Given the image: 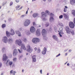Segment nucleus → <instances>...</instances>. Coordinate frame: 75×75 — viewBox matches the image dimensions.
<instances>
[{
	"label": "nucleus",
	"instance_id": "nucleus-1",
	"mask_svg": "<svg viewBox=\"0 0 75 75\" xmlns=\"http://www.w3.org/2000/svg\"><path fill=\"white\" fill-rule=\"evenodd\" d=\"M30 23L31 21L30 20L26 19L25 20V22L24 23V26H25V27H27V26H28L30 24Z\"/></svg>",
	"mask_w": 75,
	"mask_h": 75
},
{
	"label": "nucleus",
	"instance_id": "nucleus-2",
	"mask_svg": "<svg viewBox=\"0 0 75 75\" xmlns=\"http://www.w3.org/2000/svg\"><path fill=\"white\" fill-rule=\"evenodd\" d=\"M15 43L16 45L21 46V45L22 44V41L20 39H17L15 40Z\"/></svg>",
	"mask_w": 75,
	"mask_h": 75
},
{
	"label": "nucleus",
	"instance_id": "nucleus-3",
	"mask_svg": "<svg viewBox=\"0 0 75 75\" xmlns=\"http://www.w3.org/2000/svg\"><path fill=\"white\" fill-rule=\"evenodd\" d=\"M26 48H27V50H26L27 52H29V53H31V52L33 51V49L32 48H31L30 45H28L26 46Z\"/></svg>",
	"mask_w": 75,
	"mask_h": 75
},
{
	"label": "nucleus",
	"instance_id": "nucleus-4",
	"mask_svg": "<svg viewBox=\"0 0 75 75\" xmlns=\"http://www.w3.org/2000/svg\"><path fill=\"white\" fill-rule=\"evenodd\" d=\"M50 18L49 21L50 23H54V19L53 17V16H54V14L51 13L50 14Z\"/></svg>",
	"mask_w": 75,
	"mask_h": 75
},
{
	"label": "nucleus",
	"instance_id": "nucleus-5",
	"mask_svg": "<svg viewBox=\"0 0 75 75\" xmlns=\"http://www.w3.org/2000/svg\"><path fill=\"white\" fill-rule=\"evenodd\" d=\"M41 16L42 18H42L43 21H46L47 20V19L45 18V17H46V16H47V14L45 12H42L41 13Z\"/></svg>",
	"mask_w": 75,
	"mask_h": 75
},
{
	"label": "nucleus",
	"instance_id": "nucleus-6",
	"mask_svg": "<svg viewBox=\"0 0 75 75\" xmlns=\"http://www.w3.org/2000/svg\"><path fill=\"white\" fill-rule=\"evenodd\" d=\"M32 41L34 44H37L40 41V39L37 38H34L33 39Z\"/></svg>",
	"mask_w": 75,
	"mask_h": 75
},
{
	"label": "nucleus",
	"instance_id": "nucleus-7",
	"mask_svg": "<svg viewBox=\"0 0 75 75\" xmlns=\"http://www.w3.org/2000/svg\"><path fill=\"white\" fill-rule=\"evenodd\" d=\"M12 64H13V62H10V60H8L7 61L6 63V66H8L9 65L10 67H12Z\"/></svg>",
	"mask_w": 75,
	"mask_h": 75
},
{
	"label": "nucleus",
	"instance_id": "nucleus-8",
	"mask_svg": "<svg viewBox=\"0 0 75 75\" xmlns=\"http://www.w3.org/2000/svg\"><path fill=\"white\" fill-rule=\"evenodd\" d=\"M62 29L63 28L62 27L60 28H59V30H60V31L59 32V37H62V35H63L64 33L62 32Z\"/></svg>",
	"mask_w": 75,
	"mask_h": 75
},
{
	"label": "nucleus",
	"instance_id": "nucleus-9",
	"mask_svg": "<svg viewBox=\"0 0 75 75\" xmlns=\"http://www.w3.org/2000/svg\"><path fill=\"white\" fill-rule=\"evenodd\" d=\"M2 41L4 43H7L8 38L7 36H4L2 39Z\"/></svg>",
	"mask_w": 75,
	"mask_h": 75
},
{
	"label": "nucleus",
	"instance_id": "nucleus-10",
	"mask_svg": "<svg viewBox=\"0 0 75 75\" xmlns=\"http://www.w3.org/2000/svg\"><path fill=\"white\" fill-rule=\"evenodd\" d=\"M72 29H70L69 27L67 26L66 28V31L68 34H71V32Z\"/></svg>",
	"mask_w": 75,
	"mask_h": 75
},
{
	"label": "nucleus",
	"instance_id": "nucleus-11",
	"mask_svg": "<svg viewBox=\"0 0 75 75\" xmlns=\"http://www.w3.org/2000/svg\"><path fill=\"white\" fill-rule=\"evenodd\" d=\"M69 26L71 28H74L75 27V24L72 22H70L69 23Z\"/></svg>",
	"mask_w": 75,
	"mask_h": 75
},
{
	"label": "nucleus",
	"instance_id": "nucleus-12",
	"mask_svg": "<svg viewBox=\"0 0 75 75\" xmlns=\"http://www.w3.org/2000/svg\"><path fill=\"white\" fill-rule=\"evenodd\" d=\"M30 31L32 33H34L35 31V28L33 26H31L30 28Z\"/></svg>",
	"mask_w": 75,
	"mask_h": 75
},
{
	"label": "nucleus",
	"instance_id": "nucleus-13",
	"mask_svg": "<svg viewBox=\"0 0 75 75\" xmlns=\"http://www.w3.org/2000/svg\"><path fill=\"white\" fill-rule=\"evenodd\" d=\"M7 56H6V54H4L3 55V60L4 61H6L7 59Z\"/></svg>",
	"mask_w": 75,
	"mask_h": 75
},
{
	"label": "nucleus",
	"instance_id": "nucleus-14",
	"mask_svg": "<svg viewBox=\"0 0 75 75\" xmlns=\"http://www.w3.org/2000/svg\"><path fill=\"white\" fill-rule=\"evenodd\" d=\"M17 49H15L14 50H13V55L14 57H16L17 55Z\"/></svg>",
	"mask_w": 75,
	"mask_h": 75
},
{
	"label": "nucleus",
	"instance_id": "nucleus-15",
	"mask_svg": "<svg viewBox=\"0 0 75 75\" xmlns=\"http://www.w3.org/2000/svg\"><path fill=\"white\" fill-rule=\"evenodd\" d=\"M46 52H47V49L45 47H44L42 52V54L45 55L46 54Z\"/></svg>",
	"mask_w": 75,
	"mask_h": 75
},
{
	"label": "nucleus",
	"instance_id": "nucleus-16",
	"mask_svg": "<svg viewBox=\"0 0 75 75\" xmlns=\"http://www.w3.org/2000/svg\"><path fill=\"white\" fill-rule=\"evenodd\" d=\"M52 38L55 41H58V38L56 35H54L52 36Z\"/></svg>",
	"mask_w": 75,
	"mask_h": 75
},
{
	"label": "nucleus",
	"instance_id": "nucleus-17",
	"mask_svg": "<svg viewBox=\"0 0 75 75\" xmlns=\"http://www.w3.org/2000/svg\"><path fill=\"white\" fill-rule=\"evenodd\" d=\"M32 62H36V56L34 55L32 57Z\"/></svg>",
	"mask_w": 75,
	"mask_h": 75
},
{
	"label": "nucleus",
	"instance_id": "nucleus-18",
	"mask_svg": "<svg viewBox=\"0 0 75 75\" xmlns=\"http://www.w3.org/2000/svg\"><path fill=\"white\" fill-rule=\"evenodd\" d=\"M36 34L38 36H40V35H41V32H40V30L39 29H38L37 30L36 32Z\"/></svg>",
	"mask_w": 75,
	"mask_h": 75
},
{
	"label": "nucleus",
	"instance_id": "nucleus-19",
	"mask_svg": "<svg viewBox=\"0 0 75 75\" xmlns=\"http://www.w3.org/2000/svg\"><path fill=\"white\" fill-rule=\"evenodd\" d=\"M21 49H23L24 50H26V48L25 46V45L24 44H21Z\"/></svg>",
	"mask_w": 75,
	"mask_h": 75
},
{
	"label": "nucleus",
	"instance_id": "nucleus-20",
	"mask_svg": "<svg viewBox=\"0 0 75 75\" xmlns=\"http://www.w3.org/2000/svg\"><path fill=\"white\" fill-rule=\"evenodd\" d=\"M8 42L9 44H11L13 42V39L12 38H9L8 39Z\"/></svg>",
	"mask_w": 75,
	"mask_h": 75
},
{
	"label": "nucleus",
	"instance_id": "nucleus-21",
	"mask_svg": "<svg viewBox=\"0 0 75 75\" xmlns=\"http://www.w3.org/2000/svg\"><path fill=\"white\" fill-rule=\"evenodd\" d=\"M10 33L11 35H13L15 34L14 30H13V29H11Z\"/></svg>",
	"mask_w": 75,
	"mask_h": 75
},
{
	"label": "nucleus",
	"instance_id": "nucleus-22",
	"mask_svg": "<svg viewBox=\"0 0 75 75\" xmlns=\"http://www.w3.org/2000/svg\"><path fill=\"white\" fill-rule=\"evenodd\" d=\"M46 32L47 31H46V30H45V29H43L42 31V35H45Z\"/></svg>",
	"mask_w": 75,
	"mask_h": 75
},
{
	"label": "nucleus",
	"instance_id": "nucleus-23",
	"mask_svg": "<svg viewBox=\"0 0 75 75\" xmlns=\"http://www.w3.org/2000/svg\"><path fill=\"white\" fill-rule=\"evenodd\" d=\"M64 17L65 19H68L69 18V16H68V14L66 13L63 14Z\"/></svg>",
	"mask_w": 75,
	"mask_h": 75
},
{
	"label": "nucleus",
	"instance_id": "nucleus-24",
	"mask_svg": "<svg viewBox=\"0 0 75 75\" xmlns=\"http://www.w3.org/2000/svg\"><path fill=\"white\" fill-rule=\"evenodd\" d=\"M15 33L16 34L18 35V37H21V33H20L19 31L16 30L15 31Z\"/></svg>",
	"mask_w": 75,
	"mask_h": 75
},
{
	"label": "nucleus",
	"instance_id": "nucleus-25",
	"mask_svg": "<svg viewBox=\"0 0 75 75\" xmlns=\"http://www.w3.org/2000/svg\"><path fill=\"white\" fill-rule=\"evenodd\" d=\"M10 73L11 75L12 74L13 75H15L16 73V72L15 71H14L13 70H12L10 71Z\"/></svg>",
	"mask_w": 75,
	"mask_h": 75
},
{
	"label": "nucleus",
	"instance_id": "nucleus-26",
	"mask_svg": "<svg viewBox=\"0 0 75 75\" xmlns=\"http://www.w3.org/2000/svg\"><path fill=\"white\" fill-rule=\"evenodd\" d=\"M6 34L8 37H10V35H11V34H10V33H9V32H8V31H6Z\"/></svg>",
	"mask_w": 75,
	"mask_h": 75
},
{
	"label": "nucleus",
	"instance_id": "nucleus-27",
	"mask_svg": "<svg viewBox=\"0 0 75 75\" xmlns=\"http://www.w3.org/2000/svg\"><path fill=\"white\" fill-rule=\"evenodd\" d=\"M58 24L61 27H64V24L60 22H58Z\"/></svg>",
	"mask_w": 75,
	"mask_h": 75
},
{
	"label": "nucleus",
	"instance_id": "nucleus-28",
	"mask_svg": "<svg viewBox=\"0 0 75 75\" xmlns=\"http://www.w3.org/2000/svg\"><path fill=\"white\" fill-rule=\"evenodd\" d=\"M2 52L4 54L6 52V48L4 47H3L2 49Z\"/></svg>",
	"mask_w": 75,
	"mask_h": 75
},
{
	"label": "nucleus",
	"instance_id": "nucleus-29",
	"mask_svg": "<svg viewBox=\"0 0 75 75\" xmlns=\"http://www.w3.org/2000/svg\"><path fill=\"white\" fill-rule=\"evenodd\" d=\"M70 3L72 5L75 3V0H70Z\"/></svg>",
	"mask_w": 75,
	"mask_h": 75
},
{
	"label": "nucleus",
	"instance_id": "nucleus-30",
	"mask_svg": "<svg viewBox=\"0 0 75 75\" xmlns=\"http://www.w3.org/2000/svg\"><path fill=\"white\" fill-rule=\"evenodd\" d=\"M33 17H37V16H38V13H34L33 14Z\"/></svg>",
	"mask_w": 75,
	"mask_h": 75
},
{
	"label": "nucleus",
	"instance_id": "nucleus-31",
	"mask_svg": "<svg viewBox=\"0 0 75 75\" xmlns=\"http://www.w3.org/2000/svg\"><path fill=\"white\" fill-rule=\"evenodd\" d=\"M70 33L73 35H74V34H75V33L74 32V31L72 29H71V32H70Z\"/></svg>",
	"mask_w": 75,
	"mask_h": 75
},
{
	"label": "nucleus",
	"instance_id": "nucleus-32",
	"mask_svg": "<svg viewBox=\"0 0 75 75\" xmlns=\"http://www.w3.org/2000/svg\"><path fill=\"white\" fill-rule=\"evenodd\" d=\"M25 33L26 35H29L30 34V32L28 30H27L25 32Z\"/></svg>",
	"mask_w": 75,
	"mask_h": 75
},
{
	"label": "nucleus",
	"instance_id": "nucleus-33",
	"mask_svg": "<svg viewBox=\"0 0 75 75\" xmlns=\"http://www.w3.org/2000/svg\"><path fill=\"white\" fill-rule=\"evenodd\" d=\"M24 29L22 28H19V30L20 31H24Z\"/></svg>",
	"mask_w": 75,
	"mask_h": 75
},
{
	"label": "nucleus",
	"instance_id": "nucleus-34",
	"mask_svg": "<svg viewBox=\"0 0 75 75\" xmlns=\"http://www.w3.org/2000/svg\"><path fill=\"white\" fill-rule=\"evenodd\" d=\"M72 14L74 16H75V10H73L71 11Z\"/></svg>",
	"mask_w": 75,
	"mask_h": 75
},
{
	"label": "nucleus",
	"instance_id": "nucleus-35",
	"mask_svg": "<svg viewBox=\"0 0 75 75\" xmlns=\"http://www.w3.org/2000/svg\"><path fill=\"white\" fill-rule=\"evenodd\" d=\"M6 27V25L5 24H3L2 25V28H4Z\"/></svg>",
	"mask_w": 75,
	"mask_h": 75
},
{
	"label": "nucleus",
	"instance_id": "nucleus-36",
	"mask_svg": "<svg viewBox=\"0 0 75 75\" xmlns=\"http://www.w3.org/2000/svg\"><path fill=\"white\" fill-rule=\"evenodd\" d=\"M50 25V23L49 22H46L45 25L46 27H48Z\"/></svg>",
	"mask_w": 75,
	"mask_h": 75
},
{
	"label": "nucleus",
	"instance_id": "nucleus-37",
	"mask_svg": "<svg viewBox=\"0 0 75 75\" xmlns=\"http://www.w3.org/2000/svg\"><path fill=\"white\" fill-rule=\"evenodd\" d=\"M52 31V28L51 27H49V32H50V33H51Z\"/></svg>",
	"mask_w": 75,
	"mask_h": 75
},
{
	"label": "nucleus",
	"instance_id": "nucleus-38",
	"mask_svg": "<svg viewBox=\"0 0 75 75\" xmlns=\"http://www.w3.org/2000/svg\"><path fill=\"white\" fill-rule=\"evenodd\" d=\"M45 13H46V14H51L50 12L48 10H46L45 11Z\"/></svg>",
	"mask_w": 75,
	"mask_h": 75
},
{
	"label": "nucleus",
	"instance_id": "nucleus-39",
	"mask_svg": "<svg viewBox=\"0 0 75 75\" xmlns=\"http://www.w3.org/2000/svg\"><path fill=\"white\" fill-rule=\"evenodd\" d=\"M26 16V15L25 14L21 16V18H24V17H25V16Z\"/></svg>",
	"mask_w": 75,
	"mask_h": 75
},
{
	"label": "nucleus",
	"instance_id": "nucleus-40",
	"mask_svg": "<svg viewBox=\"0 0 75 75\" xmlns=\"http://www.w3.org/2000/svg\"><path fill=\"white\" fill-rule=\"evenodd\" d=\"M40 52H41V50H40V48H38L37 50L38 53H40Z\"/></svg>",
	"mask_w": 75,
	"mask_h": 75
},
{
	"label": "nucleus",
	"instance_id": "nucleus-41",
	"mask_svg": "<svg viewBox=\"0 0 75 75\" xmlns=\"http://www.w3.org/2000/svg\"><path fill=\"white\" fill-rule=\"evenodd\" d=\"M23 40L24 42H27V39L25 38H23Z\"/></svg>",
	"mask_w": 75,
	"mask_h": 75
},
{
	"label": "nucleus",
	"instance_id": "nucleus-42",
	"mask_svg": "<svg viewBox=\"0 0 75 75\" xmlns=\"http://www.w3.org/2000/svg\"><path fill=\"white\" fill-rule=\"evenodd\" d=\"M63 18V15H61L59 16V18L60 19H61V18Z\"/></svg>",
	"mask_w": 75,
	"mask_h": 75
},
{
	"label": "nucleus",
	"instance_id": "nucleus-43",
	"mask_svg": "<svg viewBox=\"0 0 75 75\" xmlns=\"http://www.w3.org/2000/svg\"><path fill=\"white\" fill-rule=\"evenodd\" d=\"M20 6L19 5H18L16 7V9H18V8H20Z\"/></svg>",
	"mask_w": 75,
	"mask_h": 75
},
{
	"label": "nucleus",
	"instance_id": "nucleus-44",
	"mask_svg": "<svg viewBox=\"0 0 75 75\" xmlns=\"http://www.w3.org/2000/svg\"><path fill=\"white\" fill-rule=\"evenodd\" d=\"M7 3V2H4L3 4H2V6H4Z\"/></svg>",
	"mask_w": 75,
	"mask_h": 75
},
{
	"label": "nucleus",
	"instance_id": "nucleus-45",
	"mask_svg": "<svg viewBox=\"0 0 75 75\" xmlns=\"http://www.w3.org/2000/svg\"><path fill=\"white\" fill-rule=\"evenodd\" d=\"M16 59H17V58L16 57H15V58H14L13 59V60L14 61H16Z\"/></svg>",
	"mask_w": 75,
	"mask_h": 75
},
{
	"label": "nucleus",
	"instance_id": "nucleus-46",
	"mask_svg": "<svg viewBox=\"0 0 75 75\" xmlns=\"http://www.w3.org/2000/svg\"><path fill=\"white\" fill-rule=\"evenodd\" d=\"M18 51L19 52V53H21V52H22V51L20 50V49H18Z\"/></svg>",
	"mask_w": 75,
	"mask_h": 75
},
{
	"label": "nucleus",
	"instance_id": "nucleus-47",
	"mask_svg": "<svg viewBox=\"0 0 75 75\" xmlns=\"http://www.w3.org/2000/svg\"><path fill=\"white\" fill-rule=\"evenodd\" d=\"M33 25H34V26H35V25H36V24H35V22H33Z\"/></svg>",
	"mask_w": 75,
	"mask_h": 75
},
{
	"label": "nucleus",
	"instance_id": "nucleus-48",
	"mask_svg": "<svg viewBox=\"0 0 75 75\" xmlns=\"http://www.w3.org/2000/svg\"><path fill=\"white\" fill-rule=\"evenodd\" d=\"M13 2H11L10 3V6H12V5H13Z\"/></svg>",
	"mask_w": 75,
	"mask_h": 75
},
{
	"label": "nucleus",
	"instance_id": "nucleus-49",
	"mask_svg": "<svg viewBox=\"0 0 75 75\" xmlns=\"http://www.w3.org/2000/svg\"><path fill=\"white\" fill-rule=\"evenodd\" d=\"M64 12H67V9H66L65 8H64Z\"/></svg>",
	"mask_w": 75,
	"mask_h": 75
},
{
	"label": "nucleus",
	"instance_id": "nucleus-50",
	"mask_svg": "<svg viewBox=\"0 0 75 75\" xmlns=\"http://www.w3.org/2000/svg\"><path fill=\"white\" fill-rule=\"evenodd\" d=\"M60 55L61 54L60 53L58 55H57L56 56V57H59V56H60Z\"/></svg>",
	"mask_w": 75,
	"mask_h": 75
},
{
	"label": "nucleus",
	"instance_id": "nucleus-51",
	"mask_svg": "<svg viewBox=\"0 0 75 75\" xmlns=\"http://www.w3.org/2000/svg\"><path fill=\"white\" fill-rule=\"evenodd\" d=\"M42 69L40 71V74H42Z\"/></svg>",
	"mask_w": 75,
	"mask_h": 75
},
{
	"label": "nucleus",
	"instance_id": "nucleus-52",
	"mask_svg": "<svg viewBox=\"0 0 75 75\" xmlns=\"http://www.w3.org/2000/svg\"><path fill=\"white\" fill-rule=\"evenodd\" d=\"M20 1L19 0H16V3H18Z\"/></svg>",
	"mask_w": 75,
	"mask_h": 75
},
{
	"label": "nucleus",
	"instance_id": "nucleus-53",
	"mask_svg": "<svg viewBox=\"0 0 75 75\" xmlns=\"http://www.w3.org/2000/svg\"><path fill=\"white\" fill-rule=\"evenodd\" d=\"M54 29L55 31L56 32V31H57V28L55 27Z\"/></svg>",
	"mask_w": 75,
	"mask_h": 75
},
{
	"label": "nucleus",
	"instance_id": "nucleus-54",
	"mask_svg": "<svg viewBox=\"0 0 75 75\" xmlns=\"http://www.w3.org/2000/svg\"><path fill=\"white\" fill-rule=\"evenodd\" d=\"M23 6H21V7L20 8H19L18 9V10H21V9H22V8H23Z\"/></svg>",
	"mask_w": 75,
	"mask_h": 75
},
{
	"label": "nucleus",
	"instance_id": "nucleus-55",
	"mask_svg": "<svg viewBox=\"0 0 75 75\" xmlns=\"http://www.w3.org/2000/svg\"><path fill=\"white\" fill-rule=\"evenodd\" d=\"M44 40H47V38L44 37Z\"/></svg>",
	"mask_w": 75,
	"mask_h": 75
},
{
	"label": "nucleus",
	"instance_id": "nucleus-56",
	"mask_svg": "<svg viewBox=\"0 0 75 75\" xmlns=\"http://www.w3.org/2000/svg\"><path fill=\"white\" fill-rule=\"evenodd\" d=\"M34 49L35 50V51H37V48L35 47L34 48Z\"/></svg>",
	"mask_w": 75,
	"mask_h": 75
},
{
	"label": "nucleus",
	"instance_id": "nucleus-57",
	"mask_svg": "<svg viewBox=\"0 0 75 75\" xmlns=\"http://www.w3.org/2000/svg\"><path fill=\"white\" fill-rule=\"evenodd\" d=\"M52 0H48V2H51V1Z\"/></svg>",
	"mask_w": 75,
	"mask_h": 75
},
{
	"label": "nucleus",
	"instance_id": "nucleus-58",
	"mask_svg": "<svg viewBox=\"0 0 75 75\" xmlns=\"http://www.w3.org/2000/svg\"><path fill=\"white\" fill-rule=\"evenodd\" d=\"M24 72V69H23L22 70V72Z\"/></svg>",
	"mask_w": 75,
	"mask_h": 75
},
{
	"label": "nucleus",
	"instance_id": "nucleus-59",
	"mask_svg": "<svg viewBox=\"0 0 75 75\" xmlns=\"http://www.w3.org/2000/svg\"><path fill=\"white\" fill-rule=\"evenodd\" d=\"M68 49H67L66 50H64V52H67V51H68Z\"/></svg>",
	"mask_w": 75,
	"mask_h": 75
},
{
	"label": "nucleus",
	"instance_id": "nucleus-60",
	"mask_svg": "<svg viewBox=\"0 0 75 75\" xmlns=\"http://www.w3.org/2000/svg\"><path fill=\"white\" fill-rule=\"evenodd\" d=\"M26 14H28V10H27L26 12Z\"/></svg>",
	"mask_w": 75,
	"mask_h": 75
},
{
	"label": "nucleus",
	"instance_id": "nucleus-61",
	"mask_svg": "<svg viewBox=\"0 0 75 75\" xmlns=\"http://www.w3.org/2000/svg\"><path fill=\"white\" fill-rule=\"evenodd\" d=\"M9 21H11V18H10L8 19Z\"/></svg>",
	"mask_w": 75,
	"mask_h": 75
},
{
	"label": "nucleus",
	"instance_id": "nucleus-62",
	"mask_svg": "<svg viewBox=\"0 0 75 75\" xmlns=\"http://www.w3.org/2000/svg\"><path fill=\"white\" fill-rule=\"evenodd\" d=\"M65 8H68V7L67 6H65Z\"/></svg>",
	"mask_w": 75,
	"mask_h": 75
},
{
	"label": "nucleus",
	"instance_id": "nucleus-63",
	"mask_svg": "<svg viewBox=\"0 0 75 75\" xmlns=\"http://www.w3.org/2000/svg\"><path fill=\"white\" fill-rule=\"evenodd\" d=\"M1 65H2L1 63H0V68L1 67Z\"/></svg>",
	"mask_w": 75,
	"mask_h": 75
},
{
	"label": "nucleus",
	"instance_id": "nucleus-64",
	"mask_svg": "<svg viewBox=\"0 0 75 75\" xmlns=\"http://www.w3.org/2000/svg\"><path fill=\"white\" fill-rule=\"evenodd\" d=\"M69 63H67V66H69Z\"/></svg>",
	"mask_w": 75,
	"mask_h": 75
}]
</instances>
